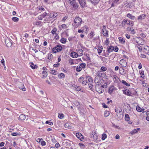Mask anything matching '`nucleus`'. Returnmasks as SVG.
Masks as SVG:
<instances>
[{
  "label": "nucleus",
  "instance_id": "49530a36",
  "mask_svg": "<svg viewBox=\"0 0 149 149\" xmlns=\"http://www.w3.org/2000/svg\"><path fill=\"white\" fill-rule=\"evenodd\" d=\"M102 48L101 47L100 48H98L97 49L98 52L100 55L102 51Z\"/></svg>",
  "mask_w": 149,
  "mask_h": 149
},
{
  "label": "nucleus",
  "instance_id": "c9c22d12",
  "mask_svg": "<svg viewBox=\"0 0 149 149\" xmlns=\"http://www.w3.org/2000/svg\"><path fill=\"white\" fill-rule=\"evenodd\" d=\"M107 70V68L106 67L104 66H102L100 69V70L102 71H104Z\"/></svg>",
  "mask_w": 149,
  "mask_h": 149
},
{
  "label": "nucleus",
  "instance_id": "20e7f679",
  "mask_svg": "<svg viewBox=\"0 0 149 149\" xmlns=\"http://www.w3.org/2000/svg\"><path fill=\"white\" fill-rule=\"evenodd\" d=\"M76 0H72L71 1L69 0L70 2V3L72 5L73 8L76 9H77L78 8L79 5L78 3L75 1Z\"/></svg>",
  "mask_w": 149,
  "mask_h": 149
},
{
  "label": "nucleus",
  "instance_id": "5701e85b",
  "mask_svg": "<svg viewBox=\"0 0 149 149\" xmlns=\"http://www.w3.org/2000/svg\"><path fill=\"white\" fill-rule=\"evenodd\" d=\"M50 73L53 75H55L58 74L57 72L55 70H50Z\"/></svg>",
  "mask_w": 149,
  "mask_h": 149
},
{
  "label": "nucleus",
  "instance_id": "69168bd1",
  "mask_svg": "<svg viewBox=\"0 0 149 149\" xmlns=\"http://www.w3.org/2000/svg\"><path fill=\"white\" fill-rule=\"evenodd\" d=\"M41 144L42 146H44L46 145V142L44 141H42L41 142Z\"/></svg>",
  "mask_w": 149,
  "mask_h": 149
},
{
  "label": "nucleus",
  "instance_id": "b1692460",
  "mask_svg": "<svg viewBox=\"0 0 149 149\" xmlns=\"http://www.w3.org/2000/svg\"><path fill=\"white\" fill-rule=\"evenodd\" d=\"M120 73L123 75H125V74L126 73L125 72V70L123 68H122L121 69H120Z\"/></svg>",
  "mask_w": 149,
  "mask_h": 149
},
{
  "label": "nucleus",
  "instance_id": "f704fd0d",
  "mask_svg": "<svg viewBox=\"0 0 149 149\" xmlns=\"http://www.w3.org/2000/svg\"><path fill=\"white\" fill-rule=\"evenodd\" d=\"M76 90L77 91H80L81 90V88L78 86L75 85L74 86Z\"/></svg>",
  "mask_w": 149,
  "mask_h": 149
},
{
  "label": "nucleus",
  "instance_id": "cd10ccee",
  "mask_svg": "<svg viewBox=\"0 0 149 149\" xmlns=\"http://www.w3.org/2000/svg\"><path fill=\"white\" fill-rule=\"evenodd\" d=\"M90 1L92 3L95 4L97 3L100 1V0H90Z\"/></svg>",
  "mask_w": 149,
  "mask_h": 149
},
{
  "label": "nucleus",
  "instance_id": "864d4df0",
  "mask_svg": "<svg viewBox=\"0 0 149 149\" xmlns=\"http://www.w3.org/2000/svg\"><path fill=\"white\" fill-rule=\"evenodd\" d=\"M52 56V54L51 53H49L48 54V59H51Z\"/></svg>",
  "mask_w": 149,
  "mask_h": 149
},
{
  "label": "nucleus",
  "instance_id": "a878e982",
  "mask_svg": "<svg viewBox=\"0 0 149 149\" xmlns=\"http://www.w3.org/2000/svg\"><path fill=\"white\" fill-rule=\"evenodd\" d=\"M125 120L126 121H129L130 120V117L129 115L127 114H125Z\"/></svg>",
  "mask_w": 149,
  "mask_h": 149
},
{
  "label": "nucleus",
  "instance_id": "4d7b16f0",
  "mask_svg": "<svg viewBox=\"0 0 149 149\" xmlns=\"http://www.w3.org/2000/svg\"><path fill=\"white\" fill-rule=\"evenodd\" d=\"M11 134L12 136H16L18 134L16 132H13L11 133Z\"/></svg>",
  "mask_w": 149,
  "mask_h": 149
},
{
  "label": "nucleus",
  "instance_id": "c85d7f7f",
  "mask_svg": "<svg viewBox=\"0 0 149 149\" xmlns=\"http://www.w3.org/2000/svg\"><path fill=\"white\" fill-rule=\"evenodd\" d=\"M127 23V19H124L122 22H121V24H122V27H124L125 26V24Z\"/></svg>",
  "mask_w": 149,
  "mask_h": 149
},
{
  "label": "nucleus",
  "instance_id": "9d476101",
  "mask_svg": "<svg viewBox=\"0 0 149 149\" xmlns=\"http://www.w3.org/2000/svg\"><path fill=\"white\" fill-rule=\"evenodd\" d=\"M103 28L102 29V31L103 32V35L105 36L108 37V31H107L105 29L106 27L105 26H103Z\"/></svg>",
  "mask_w": 149,
  "mask_h": 149
},
{
  "label": "nucleus",
  "instance_id": "7ed1b4c3",
  "mask_svg": "<svg viewBox=\"0 0 149 149\" xmlns=\"http://www.w3.org/2000/svg\"><path fill=\"white\" fill-rule=\"evenodd\" d=\"M100 85H101L96 84L95 87L96 91L99 93H102L104 91V90L100 87Z\"/></svg>",
  "mask_w": 149,
  "mask_h": 149
},
{
  "label": "nucleus",
  "instance_id": "39448f33",
  "mask_svg": "<svg viewBox=\"0 0 149 149\" xmlns=\"http://www.w3.org/2000/svg\"><path fill=\"white\" fill-rule=\"evenodd\" d=\"M114 49V47L113 46H110L107 48V52H108L107 54H106L105 53H104V55H103V56H105V57H107L109 55V53L112 52Z\"/></svg>",
  "mask_w": 149,
  "mask_h": 149
},
{
  "label": "nucleus",
  "instance_id": "a19ab883",
  "mask_svg": "<svg viewBox=\"0 0 149 149\" xmlns=\"http://www.w3.org/2000/svg\"><path fill=\"white\" fill-rule=\"evenodd\" d=\"M64 126L67 129H70V126L68 123H65L64 125Z\"/></svg>",
  "mask_w": 149,
  "mask_h": 149
},
{
  "label": "nucleus",
  "instance_id": "e2e57ef3",
  "mask_svg": "<svg viewBox=\"0 0 149 149\" xmlns=\"http://www.w3.org/2000/svg\"><path fill=\"white\" fill-rule=\"evenodd\" d=\"M79 53L81 55H82L83 54V50L81 49H80L79 50Z\"/></svg>",
  "mask_w": 149,
  "mask_h": 149
},
{
  "label": "nucleus",
  "instance_id": "37998d69",
  "mask_svg": "<svg viewBox=\"0 0 149 149\" xmlns=\"http://www.w3.org/2000/svg\"><path fill=\"white\" fill-rule=\"evenodd\" d=\"M84 78L82 77H80L79 79V81L80 83H82V82L84 81Z\"/></svg>",
  "mask_w": 149,
  "mask_h": 149
},
{
  "label": "nucleus",
  "instance_id": "2eb2a0df",
  "mask_svg": "<svg viewBox=\"0 0 149 149\" xmlns=\"http://www.w3.org/2000/svg\"><path fill=\"white\" fill-rule=\"evenodd\" d=\"M78 56V54L74 52H72L70 54V56L73 58H76Z\"/></svg>",
  "mask_w": 149,
  "mask_h": 149
},
{
  "label": "nucleus",
  "instance_id": "8fccbe9b",
  "mask_svg": "<svg viewBox=\"0 0 149 149\" xmlns=\"http://www.w3.org/2000/svg\"><path fill=\"white\" fill-rule=\"evenodd\" d=\"M141 108L138 105L136 106V110L140 112Z\"/></svg>",
  "mask_w": 149,
  "mask_h": 149
},
{
  "label": "nucleus",
  "instance_id": "423d86ee",
  "mask_svg": "<svg viewBox=\"0 0 149 149\" xmlns=\"http://www.w3.org/2000/svg\"><path fill=\"white\" fill-rule=\"evenodd\" d=\"M82 20L81 18L79 17H76L74 19V23L77 24V26H78L81 24Z\"/></svg>",
  "mask_w": 149,
  "mask_h": 149
},
{
  "label": "nucleus",
  "instance_id": "9b49d317",
  "mask_svg": "<svg viewBox=\"0 0 149 149\" xmlns=\"http://www.w3.org/2000/svg\"><path fill=\"white\" fill-rule=\"evenodd\" d=\"M5 43L6 46L8 47H10L12 45V42L11 40L10 39H8L5 41Z\"/></svg>",
  "mask_w": 149,
  "mask_h": 149
},
{
  "label": "nucleus",
  "instance_id": "774afa93",
  "mask_svg": "<svg viewBox=\"0 0 149 149\" xmlns=\"http://www.w3.org/2000/svg\"><path fill=\"white\" fill-rule=\"evenodd\" d=\"M60 146V144L58 143H56L55 144V147L57 148H58Z\"/></svg>",
  "mask_w": 149,
  "mask_h": 149
},
{
  "label": "nucleus",
  "instance_id": "e433bc0d",
  "mask_svg": "<svg viewBox=\"0 0 149 149\" xmlns=\"http://www.w3.org/2000/svg\"><path fill=\"white\" fill-rule=\"evenodd\" d=\"M12 20L14 22H17L18 21L19 19L17 17H14L12 18Z\"/></svg>",
  "mask_w": 149,
  "mask_h": 149
},
{
  "label": "nucleus",
  "instance_id": "dca6fc26",
  "mask_svg": "<svg viewBox=\"0 0 149 149\" xmlns=\"http://www.w3.org/2000/svg\"><path fill=\"white\" fill-rule=\"evenodd\" d=\"M138 40H136V42L137 43V45L139 46L140 45H142V42H141L143 40V39L141 38H137Z\"/></svg>",
  "mask_w": 149,
  "mask_h": 149
},
{
  "label": "nucleus",
  "instance_id": "f8f14e48",
  "mask_svg": "<svg viewBox=\"0 0 149 149\" xmlns=\"http://www.w3.org/2000/svg\"><path fill=\"white\" fill-rule=\"evenodd\" d=\"M76 136L81 141H82L84 139V136L80 133L78 132L76 134Z\"/></svg>",
  "mask_w": 149,
  "mask_h": 149
},
{
  "label": "nucleus",
  "instance_id": "ea45409f",
  "mask_svg": "<svg viewBox=\"0 0 149 149\" xmlns=\"http://www.w3.org/2000/svg\"><path fill=\"white\" fill-rule=\"evenodd\" d=\"M47 75V72L46 71H43L42 73V76L43 77H46Z\"/></svg>",
  "mask_w": 149,
  "mask_h": 149
},
{
  "label": "nucleus",
  "instance_id": "4c0bfd02",
  "mask_svg": "<svg viewBox=\"0 0 149 149\" xmlns=\"http://www.w3.org/2000/svg\"><path fill=\"white\" fill-rule=\"evenodd\" d=\"M61 27H60V30H61L62 29H66L67 28V26L65 24H63L61 25Z\"/></svg>",
  "mask_w": 149,
  "mask_h": 149
},
{
  "label": "nucleus",
  "instance_id": "ddd939ff",
  "mask_svg": "<svg viewBox=\"0 0 149 149\" xmlns=\"http://www.w3.org/2000/svg\"><path fill=\"white\" fill-rule=\"evenodd\" d=\"M19 88L22 90L23 91H25L26 90V88H25L23 84L20 83L18 86Z\"/></svg>",
  "mask_w": 149,
  "mask_h": 149
},
{
  "label": "nucleus",
  "instance_id": "5fc2aeb1",
  "mask_svg": "<svg viewBox=\"0 0 149 149\" xmlns=\"http://www.w3.org/2000/svg\"><path fill=\"white\" fill-rule=\"evenodd\" d=\"M31 65H30V66L32 69H35V67L33 64V63L32 62L31 63Z\"/></svg>",
  "mask_w": 149,
  "mask_h": 149
},
{
  "label": "nucleus",
  "instance_id": "f03ea898",
  "mask_svg": "<svg viewBox=\"0 0 149 149\" xmlns=\"http://www.w3.org/2000/svg\"><path fill=\"white\" fill-rule=\"evenodd\" d=\"M62 47L61 45H57L52 49V51L54 53H56L57 52H60L62 49Z\"/></svg>",
  "mask_w": 149,
  "mask_h": 149
},
{
  "label": "nucleus",
  "instance_id": "603ef678",
  "mask_svg": "<svg viewBox=\"0 0 149 149\" xmlns=\"http://www.w3.org/2000/svg\"><path fill=\"white\" fill-rule=\"evenodd\" d=\"M87 83L88 81L87 80H84L82 82V85L84 86L87 84Z\"/></svg>",
  "mask_w": 149,
  "mask_h": 149
},
{
  "label": "nucleus",
  "instance_id": "6e6d98bb",
  "mask_svg": "<svg viewBox=\"0 0 149 149\" xmlns=\"http://www.w3.org/2000/svg\"><path fill=\"white\" fill-rule=\"evenodd\" d=\"M47 13L46 12H45L41 15V16L42 17H43L44 18L47 15Z\"/></svg>",
  "mask_w": 149,
  "mask_h": 149
},
{
  "label": "nucleus",
  "instance_id": "2f4dec72",
  "mask_svg": "<svg viewBox=\"0 0 149 149\" xmlns=\"http://www.w3.org/2000/svg\"><path fill=\"white\" fill-rule=\"evenodd\" d=\"M121 82L127 86H130V85L129 84L127 83L125 80H122L121 81Z\"/></svg>",
  "mask_w": 149,
  "mask_h": 149
},
{
  "label": "nucleus",
  "instance_id": "473e14b6",
  "mask_svg": "<svg viewBox=\"0 0 149 149\" xmlns=\"http://www.w3.org/2000/svg\"><path fill=\"white\" fill-rule=\"evenodd\" d=\"M110 114L109 111H105L104 113V116L105 117H106L109 115Z\"/></svg>",
  "mask_w": 149,
  "mask_h": 149
},
{
  "label": "nucleus",
  "instance_id": "72a5a7b5",
  "mask_svg": "<svg viewBox=\"0 0 149 149\" xmlns=\"http://www.w3.org/2000/svg\"><path fill=\"white\" fill-rule=\"evenodd\" d=\"M107 137V136L106 134H103L102 136V140H104Z\"/></svg>",
  "mask_w": 149,
  "mask_h": 149
},
{
  "label": "nucleus",
  "instance_id": "0e129e2a",
  "mask_svg": "<svg viewBox=\"0 0 149 149\" xmlns=\"http://www.w3.org/2000/svg\"><path fill=\"white\" fill-rule=\"evenodd\" d=\"M88 85L89 86V88H90V89L92 91V88H93V85L91 84H90V85H89V84H88Z\"/></svg>",
  "mask_w": 149,
  "mask_h": 149
},
{
  "label": "nucleus",
  "instance_id": "0eeeda50",
  "mask_svg": "<svg viewBox=\"0 0 149 149\" xmlns=\"http://www.w3.org/2000/svg\"><path fill=\"white\" fill-rule=\"evenodd\" d=\"M119 63L122 67H126L127 65L126 61L124 59L121 60L120 61Z\"/></svg>",
  "mask_w": 149,
  "mask_h": 149
},
{
  "label": "nucleus",
  "instance_id": "bb28decb",
  "mask_svg": "<svg viewBox=\"0 0 149 149\" xmlns=\"http://www.w3.org/2000/svg\"><path fill=\"white\" fill-rule=\"evenodd\" d=\"M65 75L63 73H61L58 75V77L60 79L63 78L65 77Z\"/></svg>",
  "mask_w": 149,
  "mask_h": 149
},
{
  "label": "nucleus",
  "instance_id": "1a4fd4ad",
  "mask_svg": "<svg viewBox=\"0 0 149 149\" xmlns=\"http://www.w3.org/2000/svg\"><path fill=\"white\" fill-rule=\"evenodd\" d=\"M123 91L124 94L129 96H132L131 95L132 93L129 89L124 90Z\"/></svg>",
  "mask_w": 149,
  "mask_h": 149
},
{
  "label": "nucleus",
  "instance_id": "6e6552de",
  "mask_svg": "<svg viewBox=\"0 0 149 149\" xmlns=\"http://www.w3.org/2000/svg\"><path fill=\"white\" fill-rule=\"evenodd\" d=\"M81 8H84L86 5V1L85 0H78Z\"/></svg>",
  "mask_w": 149,
  "mask_h": 149
},
{
  "label": "nucleus",
  "instance_id": "13d9d810",
  "mask_svg": "<svg viewBox=\"0 0 149 149\" xmlns=\"http://www.w3.org/2000/svg\"><path fill=\"white\" fill-rule=\"evenodd\" d=\"M137 132V129H134V130L132 131V134H135V133H136V132Z\"/></svg>",
  "mask_w": 149,
  "mask_h": 149
},
{
  "label": "nucleus",
  "instance_id": "4be33fe9",
  "mask_svg": "<svg viewBox=\"0 0 149 149\" xmlns=\"http://www.w3.org/2000/svg\"><path fill=\"white\" fill-rule=\"evenodd\" d=\"M145 50L144 52L145 53L148 54L149 53V47L148 46H146L144 48Z\"/></svg>",
  "mask_w": 149,
  "mask_h": 149
},
{
  "label": "nucleus",
  "instance_id": "f257e3e1",
  "mask_svg": "<svg viewBox=\"0 0 149 149\" xmlns=\"http://www.w3.org/2000/svg\"><path fill=\"white\" fill-rule=\"evenodd\" d=\"M94 82L96 84L101 85L104 82V81L102 77H95Z\"/></svg>",
  "mask_w": 149,
  "mask_h": 149
},
{
  "label": "nucleus",
  "instance_id": "052dcab7",
  "mask_svg": "<svg viewBox=\"0 0 149 149\" xmlns=\"http://www.w3.org/2000/svg\"><path fill=\"white\" fill-rule=\"evenodd\" d=\"M113 50L115 52H117L118 50V48L117 46H116L115 48L114 47V49Z\"/></svg>",
  "mask_w": 149,
  "mask_h": 149
},
{
  "label": "nucleus",
  "instance_id": "393cba45",
  "mask_svg": "<svg viewBox=\"0 0 149 149\" xmlns=\"http://www.w3.org/2000/svg\"><path fill=\"white\" fill-rule=\"evenodd\" d=\"M127 17L132 20H134L135 18L134 16H132V15L130 13H128L127 14Z\"/></svg>",
  "mask_w": 149,
  "mask_h": 149
},
{
  "label": "nucleus",
  "instance_id": "3c124183",
  "mask_svg": "<svg viewBox=\"0 0 149 149\" xmlns=\"http://www.w3.org/2000/svg\"><path fill=\"white\" fill-rule=\"evenodd\" d=\"M74 104L76 106H79L80 105V103L78 102L75 101L74 103Z\"/></svg>",
  "mask_w": 149,
  "mask_h": 149
},
{
  "label": "nucleus",
  "instance_id": "bf43d9fd",
  "mask_svg": "<svg viewBox=\"0 0 149 149\" xmlns=\"http://www.w3.org/2000/svg\"><path fill=\"white\" fill-rule=\"evenodd\" d=\"M42 22L41 21H38L36 22V25L37 26L40 25L41 24Z\"/></svg>",
  "mask_w": 149,
  "mask_h": 149
},
{
  "label": "nucleus",
  "instance_id": "a211bd4d",
  "mask_svg": "<svg viewBox=\"0 0 149 149\" xmlns=\"http://www.w3.org/2000/svg\"><path fill=\"white\" fill-rule=\"evenodd\" d=\"M100 72L101 71H99L98 72V73L97 75L95 77H103V76L105 77L106 74L102 73H101Z\"/></svg>",
  "mask_w": 149,
  "mask_h": 149
},
{
  "label": "nucleus",
  "instance_id": "c756f323",
  "mask_svg": "<svg viewBox=\"0 0 149 149\" xmlns=\"http://www.w3.org/2000/svg\"><path fill=\"white\" fill-rule=\"evenodd\" d=\"M57 31V29L56 28L54 27L51 31L52 34H56V35H57L58 34L57 33H56V31Z\"/></svg>",
  "mask_w": 149,
  "mask_h": 149
},
{
  "label": "nucleus",
  "instance_id": "de8ad7c7",
  "mask_svg": "<svg viewBox=\"0 0 149 149\" xmlns=\"http://www.w3.org/2000/svg\"><path fill=\"white\" fill-rule=\"evenodd\" d=\"M80 66L81 67V68H84L86 67V64L84 63H82L80 64Z\"/></svg>",
  "mask_w": 149,
  "mask_h": 149
},
{
  "label": "nucleus",
  "instance_id": "58836bf2",
  "mask_svg": "<svg viewBox=\"0 0 149 149\" xmlns=\"http://www.w3.org/2000/svg\"><path fill=\"white\" fill-rule=\"evenodd\" d=\"M45 123L47 124H49L50 125H53V122H52L51 120L46 121L45 122Z\"/></svg>",
  "mask_w": 149,
  "mask_h": 149
},
{
  "label": "nucleus",
  "instance_id": "c03bdc74",
  "mask_svg": "<svg viewBox=\"0 0 149 149\" xmlns=\"http://www.w3.org/2000/svg\"><path fill=\"white\" fill-rule=\"evenodd\" d=\"M88 77H89L88 79V81L89 82H90L91 83H93V80L92 78L90 76Z\"/></svg>",
  "mask_w": 149,
  "mask_h": 149
},
{
  "label": "nucleus",
  "instance_id": "4468645a",
  "mask_svg": "<svg viewBox=\"0 0 149 149\" xmlns=\"http://www.w3.org/2000/svg\"><path fill=\"white\" fill-rule=\"evenodd\" d=\"M57 15L58 14L56 13H51L49 14V17L51 18H54L57 17Z\"/></svg>",
  "mask_w": 149,
  "mask_h": 149
},
{
  "label": "nucleus",
  "instance_id": "aec40b11",
  "mask_svg": "<svg viewBox=\"0 0 149 149\" xmlns=\"http://www.w3.org/2000/svg\"><path fill=\"white\" fill-rule=\"evenodd\" d=\"M114 89V87L113 86H111L109 88V93L111 94L112 93Z\"/></svg>",
  "mask_w": 149,
  "mask_h": 149
},
{
  "label": "nucleus",
  "instance_id": "6ab92c4d",
  "mask_svg": "<svg viewBox=\"0 0 149 149\" xmlns=\"http://www.w3.org/2000/svg\"><path fill=\"white\" fill-rule=\"evenodd\" d=\"M118 39L119 42L122 44H124L125 43V40L124 38L122 37H120L118 38Z\"/></svg>",
  "mask_w": 149,
  "mask_h": 149
},
{
  "label": "nucleus",
  "instance_id": "412c9836",
  "mask_svg": "<svg viewBox=\"0 0 149 149\" xmlns=\"http://www.w3.org/2000/svg\"><path fill=\"white\" fill-rule=\"evenodd\" d=\"M25 116L23 114H21L19 117V119L20 120H24L25 119Z\"/></svg>",
  "mask_w": 149,
  "mask_h": 149
},
{
  "label": "nucleus",
  "instance_id": "338daca9",
  "mask_svg": "<svg viewBox=\"0 0 149 149\" xmlns=\"http://www.w3.org/2000/svg\"><path fill=\"white\" fill-rule=\"evenodd\" d=\"M105 43L106 45H108L109 44V40L108 38H107L106 40L105 41Z\"/></svg>",
  "mask_w": 149,
  "mask_h": 149
},
{
  "label": "nucleus",
  "instance_id": "7c9ffc66",
  "mask_svg": "<svg viewBox=\"0 0 149 149\" xmlns=\"http://www.w3.org/2000/svg\"><path fill=\"white\" fill-rule=\"evenodd\" d=\"M67 39L66 38H62L60 40L61 42L63 44L65 43L66 42Z\"/></svg>",
  "mask_w": 149,
  "mask_h": 149
},
{
  "label": "nucleus",
  "instance_id": "a18cd8bd",
  "mask_svg": "<svg viewBox=\"0 0 149 149\" xmlns=\"http://www.w3.org/2000/svg\"><path fill=\"white\" fill-rule=\"evenodd\" d=\"M58 117L61 119L63 118L64 117L62 113L59 114L58 115Z\"/></svg>",
  "mask_w": 149,
  "mask_h": 149
},
{
  "label": "nucleus",
  "instance_id": "09e8293b",
  "mask_svg": "<svg viewBox=\"0 0 149 149\" xmlns=\"http://www.w3.org/2000/svg\"><path fill=\"white\" fill-rule=\"evenodd\" d=\"M57 63L56 64H54L53 65V66L54 67L58 68L59 66L60 65V63L58 62H57Z\"/></svg>",
  "mask_w": 149,
  "mask_h": 149
},
{
  "label": "nucleus",
  "instance_id": "79ce46f5",
  "mask_svg": "<svg viewBox=\"0 0 149 149\" xmlns=\"http://www.w3.org/2000/svg\"><path fill=\"white\" fill-rule=\"evenodd\" d=\"M82 70L81 67L79 66H77L76 68V70L77 72H79Z\"/></svg>",
  "mask_w": 149,
  "mask_h": 149
},
{
  "label": "nucleus",
  "instance_id": "680f3d73",
  "mask_svg": "<svg viewBox=\"0 0 149 149\" xmlns=\"http://www.w3.org/2000/svg\"><path fill=\"white\" fill-rule=\"evenodd\" d=\"M144 109L141 108L140 112L143 111V113H145L146 114H147V112L146 111H144Z\"/></svg>",
  "mask_w": 149,
  "mask_h": 149
},
{
  "label": "nucleus",
  "instance_id": "f3484780",
  "mask_svg": "<svg viewBox=\"0 0 149 149\" xmlns=\"http://www.w3.org/2000/svg\"><path fill=\"white\" fill-rule=\"evenodd\" d=\"M146 17V14H145L141 15L140 16H139L138 18V19L139 20H142L144 19Z\"/></svg>",
  "mask_w": 149,
  "mask_h": 149
}]
</instances>
